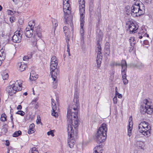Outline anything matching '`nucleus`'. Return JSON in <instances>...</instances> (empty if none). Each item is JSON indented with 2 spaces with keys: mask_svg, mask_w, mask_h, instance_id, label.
<instances>
[{
  "mask_svg": "<svg viewBox=\"0 0 153 153\" xmlns=\"http://www.w3.org/2000/svg\"><path fill=\"white\" fill-rule=\"evenodd\" d=\"M74 104L68 109L67 118L68 122V144L71 148L74 147L75 140V137L77 136L76 133L74 135L73 126L75 128L78 126V108L79 105L78 99H74Z\"/></svg>",
  "mask_w": 153,
  "mask_h": 153,
  "instance_id": "obj_1",
  "label": "nucleus"
},
{
  "mask_svg": "<svg viewBox=\"0 0 153 153\" xmlns=\"http://www.w3.org/2000/svg\"><path fill=\"white\" fill-rule=\"evenodd\" d=\"M107 126L106 124L103 123L99 128L96 134V139L98 143L104 142L107 137Z\"/></svg>",
  "mask_w": 153,
  "mask_h": 153,
  "instance_id": "obj_2",
  "label": "nucleus"
},
{
  "mask_svg": "<svg viewBox=\"0 0 153 153\" xmlns=\"http://www.w3.org/2000/svg\"><path fill=\"white\" fill-rule=\"evenodd\" d=\"M22 81L20 80H17L14 83H13L7 86L6 88V91L10 96L15 94L17 91L22 90Z\"/></svg>",
  "mask_w": 153,
  "mask_h": 153,
  "instance_id": "obj_3",
  "label": "nucleus"
},
{
  "mask_svg": "<svg viewBox=\"0 0 153 153\" xmlns=\"http://www.w3.org/2000/svg\"><path fill=\"white\" fill-rule=\"evenodd\" d=\"M69 0H63V11L64 13V16L65 23H68L71 22L70 14L71 13V7L69 3Z\"/></svg>",
  "mask_w": 153,
  "mask_h": 153,
  "instance_id": "obj_4",
  "label": "nucleus"
},
{
  "mask_svg": "<svg viewBox=\"0 0 153 153\" xmlns=\"http://www.w3.org/2000/svg\"><path fill=\"white\" fill-rule=\"evenodd\" d=\"M137 1L131 7V12L136 14V16H140L143 14L145 9L144 5L142 2L141 4Z\"/></svg>",
  "mask_w": 153,
  "mask_h": 153,
  "instance_id": "obj_5",
  "label": "nucleus"
},
{
  "mask_svg": "<svg viewBox=\"0 0 153 153\" xmlns=\"http://www.w3.org/2000/svg\"><path fill=\"white\" fill-rule=\"evenodd\" d=\"M138 127L139 131L144 136L147 137L150 135L151 128L148 122L145 121L142 122Z\"/></svg>",
  "mask_w": 153,
  "mask_h": 153,
  "instance_id": "obj_6",
  "label": "nucleus"
},
{
  "mask_svg": "<svg viewBox=\"0 0 153 153\" xmlns=\"http://www.w3.org/2000/svg\"><path fill=\"white\" fill-rule=\"evenodd\" d=\"M140 108V111L143 114L147 113L150 114L153 111V106L151 103L146 99L143 100V103L141 105Z\"/></svg>",
  "mask_w": 153,
  "mask_h": 153,
  "instance_id": "obj_7",
  "label": "nucleus"
},
{
  "mask_svg": "<svg viewBox=\"0 0 153 153\" xmlns=\"http://www.w3.org/2000/svg\"><path fill=\"white\" fill-rule=\"evenodd\" d=\"M57 67H55V69L52 68V69L50 68L51 75L53 80V87L55 89L56 88L58 85V80L57 78V76L58 74L59 73Z\"/></svg>",
  "mask_w": 153,
  "mask_h": 153,
  "instance_id": "obj_8",
  "label": "nucleus"
},
{
  "mask_svg": "<svg viewBox=\"0 0 153 153\" xmlns=\"http://www.w3.org/2000/svg\"><path fill=\"white\" fill-rule=\"evenodd\" d=\"M126 27L129 30L130 33H135L138 28L137 25L133 22L131 21H128L126 22Z\"/></svg>",
  "mask_w": 153,
  "mask_h": 153,
  "instance_id": "obj_9",
  "label": "nucleus"
},
{
  "mask_svg": "<svg viewBox=\"0 0 153 153\" xmlns=\"http://www.w3.org/2000/svg\"><path fill=\"white\" fill-rule=\"evenodd\" d=\"M23 32L20 29L19 30L16 31L14 33V35L12 38V40L13 42L15 43H19L20 42Z\"/></svg>",
  "mask_w": 153,
  "mask_h": 153,
  "instance_id": "obj_10",
  "label": "nucleus"
},
{
  "mask_svg": "<svg viewBox=\"0 0 153 153\" xmlns=\"http://www.w3.org/2000/svg\"><path fill=\"white\" fill-rule=\"evenodd\" d=\"M80 17H85V1L84 0H78Z\"/></svg>",
  "mask_w": 153,
  "mask_h": 153,
  "instance_id": "obj_11",
  "label": "nucleus"
},
{
  "mask_svg": "<svg viewBox=\"0 0 153 153\" xmlns=\"http://www.w3.org/2000/svg\"><path fill=\"white\" fill-rule=\"evenodd\" d=\"M58 61L57 58L55 56H53L52 57L50 62V68L52 69L55 67H57Z\"/></svg>",
  "mask_w": 153,
  "mask_h": 153,
  "instance_id": "obj_12",
  "label": "nucleus"
},
{
  "mask_svg": "<svg viewBox=\"0 0 153 153\" xmlns=\"http://www.w3.org/2000/svg\"><path fill=\"white\" fill-rule=\"evenodd\" d=\"M51 102L52 110L51 114L52 115L54 116L55 117H58V114L56 112H55V111L56 110V105L53 99H51Z\"/></svg>",
  "mask_w": 153,
  "mask_h": 153,
  "instance_id": "obj_13",
  "label": "nucleus"
},
{
  "mask_svg": "<svg viewBox=\"0 0 153 153\" xmlns=\"http://www.w3.org/2000/svg\"><path fill=\"white\" fill-rule=\"evenodd\" d=\"M143 36L149 37V34L147 33L146 30L145 29H142L140 30L139 32L138 33L137 35V37L141 39Z\"/></svg>",
  "mask_w": 153,
  "mask_h": 153,
  "instance_id": "obj_14",
  "label": "nucleus"
},
{
  "mask_svg": "<svg viewBox=\"0 0 153 153\" xmlns=\"http://www.w3.org/2000/svg\"><path fill=\"white\" fill-rule=\"evenodd\" d=\"M84 17H82H82H80L81 28L80 30V32L82 38H84V30L83 27L84 26Z\"/></svg>",
  "mask_w": 153,
  "mask_h": 153,
  "instance_id": "obj_15",
  "label": "nucleus"
},
{
  "mask_svg": "<svg viewBox=\"0 0 153 153\" xmlns=\"http://www.w3.org/2000/svg\"><path fill=\"white\" fill-rule=\"evenodd\" d=\"M42 35L41 32L36 33V35L34 36L33 38L31 39V43L32 45L33 46H35L36 45L37 38V36H38L39 38L42 37Z\"/></svg>",
  "mask_w": 153,
  "mask_h": 153,
  "instance_id": "obj_16",
  "label": "nucleus"
},
{
  "mask_svg": "<svg viewBox=\"0 0 153 153\" xmlns=\"http://www.w3.org/2000/svg\"><path fill=\"white\" fill-rule=\"evenodd\" d=\"M33 33V29L30 27H26L25 31V34L27 38H30L32 36Z\"/></svg>",
  "mask_w": 153,
  "mask_h": 153,
  "instance_id": "obj_17",
  "label": "nucleus"
},
{
  "mask_svg": "<svg viewBox=\"0 0 153 153\" xmlns=\"http://www.w3.org/2000/svg\"><path fill=\"white\" fill-rule=\"evenodd\" d=\"M145 145L144 142L138 140H136L135 146L137 147L140 148L141 149L143 150L144 149V147Z\"/></svg>",
  "mask_w": 153,
  "mask_h": 153,
  "instance_id": "obj_18",
  "label": "nucleus"
},
{
  "mask_svg": "<svg viewBox=\"0 0 153 153\" xmlns=\"http://www.w3.org/2000/svg\"><path fill=\"white\" fill-rule=\"evenodd\" d=\"M18 66L19 70L21 72L24 71L27 67L26 64L23 62H19L18 64Z\"/></svg>",
  "mask_w": 153,
  "mask_h": 153,
  "instance_id": "obj_19",
  "label": "nucleus"
},
{
  "mask_svg": "<svg viewBox=\"0 0 153 153\" xmlns=\"http://www.w3.org/2000/svg\"><path fill=\"white\" fill-rule=\"evenodd\" d=\"M116 65H120L122 67L121 71H127V63L125 60H122L120 64H116Z\"/></svg>",
  "mask_w": 153,
  "mask_h": 153,
  "instance_id": "obj_20",
  "label": "nucleus"
},
{
  "mask_svg": "<svg viewBox=\"0 0 153 153\" xmlns=\"http://www.w3.org/2000/svg\"><path fill=\"white\" fill-rule=\"evenodd\" d=\"M101 46L100 45H98L97 47V59H102V53L101 52Z\"/></svg>",
  "mask_w": 153,
  "mask_h": 153,
  "instance_id": "obj_21",
  "label": "nucleus"
},
{
  "mask_svg": "<svg viewBox=\"0 0 153 153\" xmlns=\"http://www.w3.org/2000/svg\"><path fill=\"white\" fill-rule=\"evenodd\" d=\"M34 125L33 123H32L30 125L29 127V130L28 131V133L29 134H31L34 132Z\"/></svg>",
  "mask_w": 153,
  "mask_h": 153,
  "instance_id": "obj_22",
  "label": "nucleus"
},
{
  "mask_svg": "<svg viewBox=\"0 0 153 153\" xmlns=\"http://www.w3.org/2000/svg\"><path fill=\"white\" fill-rule=\"evenodd\" d=\"M52 23L53 27V29L54 30V32L55 33V30H56V28L58 26V24L56 20L55 19H53L52 21Z\"/></svg>",
  "mask_w": 153,
  "mask_h": 153,
  "instance_id": "obj_23",
  "label": "nucleus"
},
{
  "mask_svg": "<svg viewBox=\"0 0 153 153\" xmlns=\"http://www.w3.org/2000/svg\"><path fill=\"white\" fill-rule=\"evenodd\" d=\"M64 32L65 34V35H69L70 34V31L69 28L66 26L63 27Z\"/></svg>",
  "mask_w": 153,
  "mask_h": 153,
  "instance_id": "obj_24",
  "label": "nucleus"
},
{
  "mask_svg": "<svg viewBox=\"0 0 153 153\" xmlns=\"http://www.w3.org/2000/svg\"><path fill=\"white\" fill-rule=\"evenodd\" d=\"M35 22L34 21H30L28 22V26L27 27H30L33 29L35 26Z\"/></svg>",
  "mask_w": 153,
  "mask_h": 153,
  "instance_id": "obj_25",
  "label": "nucleus"
},
{
  "mask_svg": "<svg viewBox=\"0 0 153 153\" xmlns=\"http://www.w3.org/2000/svg\"><path fill=\"white\" fill-rule=\"evenodd\" d=\"M4 127L2 128L1 130V133L2 134H5L8 131V128L6 127V125H4Z\"/></svg>",
  "mask_w": 153,
  "mask_h": 153,
  "instance_id": "obj_26",
  "label": "nucleus"
},
{
  "mask_svg": "<svg viewBox=\"0 0 153 153\" xmlns=\"http://www.w3.org/2000/svg\"><path fill=\"white\" fill-rule=\"evenodd\" d=\"M22 134V132L21 131L19 130L15 132L13 134V137H16L19 136Z\"/></svg>",
  "mask_w": 153,
  "mask_h": 153,
  "instance_id": "obj_27",
  "label": "nucleus"
},
{
  "mask_svg": "<svg viewBox=\"0 0 153 153\" xmlns=\"http://www.w3.org/2000/svg\"><path fill=\"white\" fill-rule=\"evenodd\" d=\"M1 75L2 78L4 80L7 79L8 77V74L6 72H3Z\"/></svg>",
  "mask_w": 153,
  "mask_h": 153,
  "instance_id": "obj_28",
  "label": "nucleus"
},
{
  "mask_svg": "<svg viewBox=\"0 0 153 153\" xmlns=\"http://www.w3.org/2000/svg\"><path fill=\"white\" fill-rule=\"evenodd\" d=\"M29 153H39V152L36 148L34 147L30 149Z\"/></svg>",
  "mask_w": 153,
  "mask_h": 153,
  "instance_id": "obj_29",
  "label": "nucleus"
},
{
  "mask_svg": "<svg viewBox=\"0 0 153 153\" xmlns=\"http://www.w3.org/2000/svg\"><path fill=\"white\" fill-rule=\"evenodd\" d=\"M130 43L131 46L134 45L135 44V42L134 40V37H131L129 39Z\"/></svg>",
  "mask_w": 153,
  "mask_h": 153,
  "instance_id": "obj_30",
  "label": "nucleus"
},
{
  "mask_svg": "<svg viewBox=\"0 0 153 153\" xmlns=\"http://www.w3.org/2000/svg\"><path fill=\"white\" fill-rule=\"evenodd\" d=\"M102 59H96L97 64V67L98 68H99L101 65V60Z\"/></svg>",
  "mask_w": 153,
  "mask_h": 153,
  "instance_id": "obj_31",
  "label": "nucleus"
},
{
  "mask_svg": "<svg viewBox=\"0 0 153 153\" xmlns=\"http://www.w3.org/2000/svg\"><path fill=\"white\" fill-rule=\"evenodd\" d=\"M37 78V76H35L33 75V74H32L31 73H30V79L31 80H35Z\"/></svg>",
  "mask_w": 153,
  "mask_h": 153,
  "instance_id": "obj_32",
  "label": "nucleus"
},
{
  "mask_svg": "<svg viewBox=\"0 0 153 153\" xmlns=\"http://www.w3.org/2000/svg\"><path fill=\"white\" fill-rule=\"evenodd\" d=\"M110 44L108 42H106L105 45V49L108 52L109 51Z\"/></svg>",
  "mask_w": 153,
  "mask_h": 153,
  "instance_id": "obj_33",
  "label": "nucleus"
},
{
  "mask_svg": "<svg viewBox=\"0 0 153 153\" xmlns=\"http://www.w3.org/2000/svg\"><path fill=\"white\" fill-rule=\"evenodd\" d=\"M16 114L20 115L22 116H24L25 114V112L22 111H19L16 112Z\"/></svg>",
  "mask_w": 153,
  "mask_h": 153,
  "instance_id": "obj_34",
  "label": "nucleus"
},
{
  "mask_svg": "<svg viewBox=\"0 0 153 153\" xmlns=\"http://www.w3.org/2000/svg\"><path fill=\"white\" fill-rule=\"evenodd\" d=\"M32 57L31 55L29 56H25L23 58V60L24 61H27L28 59L31 58Z\"/></svg>",
  "mask_w": 153,
  "mask_h": 153,
  "instance_id": "obj_35",
  "label": "nucleus"
},
{
  "mask_svg": "<svg viewBox=\"0 0 153 153\" xmlns=\"http://www.w3.org/2000/svg\"><path fill=\"white\" fill-rule=\"evenodd\" d=\"M124 84L125 85L127 84L128 82V80L127 79L126 77L125 78H122Z\"/></svg>",
  "mask_w": 153,
  "mask_h": 153,
  "instance_id": "obj_36",
  "label": "nucleus"
},
{
  "mask_svg": "<svg viewBox=\"0 0 153 153\" xmlns=\"http://www.w3.org/2000/svg\"><path fill=\"white\" fill-rule=\"evenodd\" d=\"M36 31V33H38L40 32H41V29L40 28V27L39 26H38L35 29Z\"/></svg>",
  "mask_w": 153,
  "mask_h": 153,
  "instance_id": "obj_37",
  "label": "nucleus"
},
{
  "mask_svg": "<svg viewBox=\"0 0 153 153\" xmlns=\"http://www.w3.org/2000/svg\"><path fill=\"white\" fill-rule=\"evenodd\" d=\"M67 52L68 53L69 56H71V54L70 52L69 45L68 43H67Z\"/></svg>",
  "mask_w": 153,
  "mask_h": 153,
  "instance_id": "obj_38",
  "label": "nucleus"
},
{
  "mask_svg": "<svg viewBox=\"0 0 153 153\" xmlns=\"http://www.w3.org/2000/svg\"><path fill=\"white\" fill-rule=\"evenodd\" d=\"M122 78H125L127 77L126 71H121Z\"/></svg>",
  "mask_w": 153,
  "mask_h": 153,
  "instance_id": "obj_39",
  "label": "nucleus"
},
{
  "mask_svg": "<svg viewBox=\"0 0 153 153\" xmlns=\"http://www.w3.org/2000/svg\"><path fill=\"white\" fill-rule=\"evenodd\" d=\"M36 123L38 124L41 123V118L40 116L37 117V119L36 120Z\"/></svg>",
  "mask_w": 153,
  "mask_h": 153,
  "instance_id": "obj_40",
  "label": "nucleus"
},
{
  "mask_svg": "<svg viewBox=\"0 0 153 153\" xmlns=\"http://www.w3.org/2000/svg\"><path fill=\"white\" fill-rule=\"evenodd\" d=\"M47 134L48 135H51L52 136H54V134L52 131H51L48 132H47Z\"/></svg>",
  "mask_w": 153,
  "mask_h": 153,
  "instance_id": "obj_41",
  "label": "nucleus"
},
{
  "mask_svg": "<svg viewBox=\"0 0 153 153\" xmlns=\"http://www.w3.org/2000/svg\"><path fill=\"white\" fill-rule=\"evenodd\" d=\"M132 119L131 117H130L129 118V124L128 125L131 126H133V122L131 121V119Z\"/></svg>",
  "mask_w": 153,
  "mask_h": 153,
  "instance_id": "obj_42",
  "label": "nucleus"
},
{
  "mask_svg": "<svg viewBox=\"0 0 153 153\" xmlns=\"http://www.w3.org/2000/svg\"><path fill=\"white\" fill-rule=\"evenodd\" d=\"M133 51H134V45H132V46H131V48H130L129 50V51L130 52H131Z\"/></svg>",
  "mask_w": 153,
  "mask_h": 153,
  "instance_id": "obj_43",
  "label": "nucleus"
},
{
  "mask_svg": "<svg viewBox=\"0 0 153 153\" xmlns=\"http://www.w3.org/2000/svg\"><path fill=\"white\" fill-rule=\"evenodd\" d=\"M113 102L114 103H116L117 102V96H115L113 99Z\"/></svg>",
  "mask_w": 153,
  "mask_h": 153,
  "instance_id": "obj_44",
  "label": "nucleus"
},
{
  "mask_svg": "<svg viewBox=\"0 0 153 153\" xmlns=\"http://www.w3.org/2000/svg\"><path fill=\"white\" fill-rule=\"evenodd\" d=\"M100 148V147H98L97 146L95 148V150L94 151V153H100L99 152H98V151L97 150V149H98V148ZM100 153H101V152H100Z\"/></svg>",
  "mask_w": 153,
  "mask_h": 153,
  "instance_id": "obj_45",
  "label": "nucleus"
},
{
  "mask_svg": "<svg viewBox=\"0 0 153 153\" xmlns=\"http://www.w3.org/2000/svg\"><path fill=\"white\" fill-rule=\"evenodd\" d=\"M131 130L128 129V135L129 137L131 135Z\"/></svg>",
  "mask_w": 153,
  "mask_h": 153,
  "instance_id": "obj_46",
  "label": "nucleus"
},
{
  "mask_svg": "<svg viewBox=\"0 0 153 153\" xmlns=\"http://www.w3.org/2000/svg\"><path fill=\"white\" fill-rule=\"evenodd\" d=\"M22 108V106L21 105H19L17 107V109L18 110H21Z\"/></svg>",
  "mask_w": 153,
  "mask_h": 153,
  "instance_id": "obj_47",
  "label": "nucleus"
},
{
  "mask_svg": "<svg viewBox=\"0 0 153 153\" xmlns=\"http://www.w3.org/2000/svg\"><path fill=\"white\" fill-rule=\"evenodd\" d=\"M0 120L1 121L3 122H4L6 120V118H4L3 117H1Z\"/></svg>",
  "mask_w": 153,
  "mask_h": 153,
  "instance_id": "obj_48",
  "label": "nucleus"
},
{
  "mask_svg": "<svg viewBox=\"0 0 153 153\" xmlns=\"http://www.w3.org/2000/svg\"><path fill=\"white\" fill-rule=\"evenodd\" d=\"M6 115L5 114H3L1 115V117H3L4 118H6Z\"/></svg>",
  "mask_w": 153,
  "mask_h": 153,
  "instance_id": "obj_49",
  "label": "nucleus"
},
{
  "mask_svg": "<svg viewBox=\"0 0 153 153\" xmlns=\"http://www.w3.org/2000/svg\"><path fill=\"white\" fill-rule=\"evenodd\" d=\"M37 100V99H35V100H33L32 102V104H35Z\"/></svg>",
  "mask_w": 153,
  "mask_h": 153,
  "instance_id": "obj_50",
  "label": "nucleus"
},
{
  "mask_svg": "<svg viewBox=\"0 0 153 153\" xmlns=\"http://www.w3.org/2000/svg\"><path fill=\"white\" fill-rule=\"evenodd\" d=\"M8 11V13H9L10 15H12L13 14V12L10 10H9Z\"/></svg>",
  "mask_w": 153,
  "mask_h": 153,
  "instance_id": "obj_51",
  "label": "nucleus"
},
{
  "mask_svg": "<svg viewBox=\"0 0 153 153\" xmlns=\"http://www.w3.org/2000/svg\"><path fill=\"white\" fill-rule=\"evenodd\" d=\"M143 43L145 45H147L148 43V41L147 40H144L143 41Z\"/></svg>",
  "mask_w": 153,
  "mask_h": 153,
  "instance_id": "obj_52",
  "label": "nucleus"
},
{
  "mask_svg": "<svg viewBox=\"0 0 153 153\" xmlns=\"http://www.w3.org/2000/svg\"><path fill=\"white\" fill-rule=\"evenodd\" d=\"M118 97L119 98H121L122 97V95L121 94H119L118 95Z\"/></svg>",
  "mask_w": 153,
  "mask_h": 153,
  "instance_id": "obj_53",
  "label": "nucleus"
},
{
  "mask_svg": "<svg viewBox=\"0 0 153 153\" xmlns=\"http://www.w3.org/2000/svg\"><path fill=\"white\" fill-rule=\"evenodd\" d=\"M128 130H132V126H129V125H128Z\"/></svg>",
  "mask_w": 153,
  "mask_h": 153,
  "instance_id": "obj_54",
  "label": "nucleus"
},
{
  "mask_svg": "<svg viewBox=\"0 0 153 153\" xmlns=\"http://www.w3.org/2000/svg\"><path fill=\"white\" fill-rule=\"evenodd\" d=\"M10 21L11 22H13L14 20L13 19V18H11V17H10Z\"/></svg>",
  "mask_w": 153,
  "mask_h": 153,
  "instance_id": "obj_55",
  "label": "nucleus"
},
{
  "mask_svg": "<svg viewBox=\"0 0 153 153\" xmlns=\"http://www.w3.org/2000/svg\"><path fill=\"white\" fill-rule=\"evenodd\" d=\"M66 36L67 37V39L68 40H69L70 39V36L69 35H66Z\"/></svg>",
  "mask_w": 153,
  "mask_h": 153,
  "instance_id": "obj_56",
  "label": "nucleus"
},
{
  "mask_svg": "<svg viewBox=\"0 0 153 153\" xmlns=\"http://www.w3.org/2000/svg\"><path fill=\"white\" fill-rule=\"evenodd\" d=\"M13 1L16 3L18 2V0H13Z\"/></svg>",
  "mask_w": 153,
  "mask_h": 153,
  "instance_id": "obj_57",
  "label": "nucleus"
},
{
  "mask_svg": "<svg viewBox=\"0 0 153 153\" xmlns=\"http://www.w3.org/2000/svg\"><path fill=\"white\" fill-rule=\"evenodd\" d=\"M119 93H118V91L115 92V95L116 96L117 95V96Z\"/></svg>",
  "mask_w": 153,
  "mask_h": 153,
  "instance_id": "obj_58",
  "label": "nucleus"
},
{
  "mask_svg": "<svg viewBox=\"0 0 153 153\" xmlns=\"http://www.w3.org/2000/svg\"><path fill=\"white\" fill-rule=\"evenodd\" d=\"M115 92L118 91L117 88V87H116L115 88Z\"/></svg>",
  "mask_w": 153,
  "mask_h": 153,
  "instance_id": "obj_59",
  "label": "nucleus"
},
{
  "mask_svg": "<svg viewBox=\"0 0 153 153\" xmlns=\"http://www.w3.org/2000/svg\"><path fill=\"white\" fill-rule=\"evenodd\" d=\"M27 94V92H25L23 94V95L26 96Z\"/></svg>",
  "mask_w": 153,
  "mask_h": 153,
  "instance_id": "obj_60",
  "label": "nucleus"
},
{
  "mask_svg": "<svg viewBox=\"0 0 153 153\" xmlns=\"http://www.w3.org/2000/svg\"><path fill=\"white\" fill-rule=\"evenodd\" d=\"M10 118H11V119L12 121H13V117L12 115H11V116L10 117Z\"/></svg>",
  "mask_w": 153,
  "mask_h": 153,
  "instance_id": "obj_61",
  "label": "nucleus"
},
{
  "mask_svg": "<svg viewBox=\"0 0 153 153\" xmlns=\"http://www.w3.org/2000/svg\"><path fill=\"white\" fill-rule=\"evenodd\" d=\"M10 145V143L9 142H8L6 144V145L7 146H8Z\"/></svg>",
  "mask_w": 153,
  "mask_h": 153,
  "instance_id": "obj_62",
  "label": "nucleus"
},
{
  "mask_svg": "<svg viewBox=\"0 0 153 153\" xmlns=\"http://www.w3.org/2000/svg\"><path fill=\"white\" fill-rule=\"evenodd\" d=\"M2 9V7H1V5H0V10H1Z\"/></svg>",
  "mask_w": 153,
  "mask_h": 153,
  "instance_id": "obj_63",
  "label": "nucleus"
},
{
  "mask_svg": "<svg viewBox=\"0 0 153 153\" xmlns=\"http://www.w3.org/2000/svg\"><path fill=\"white\" fill-rule=\"evenodd\" d=\"M33 94L34 95H35L34 91L33 90Z\"/></svg>",
  "mask_w": 153,
  "mask_h": 153,
  "instance_id": "obj_64",
  "label": "nucleus"
}]
</instances>
